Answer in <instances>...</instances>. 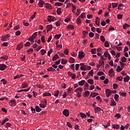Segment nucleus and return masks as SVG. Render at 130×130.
<instances>
[{"instance_id": "f03ea898", "label": "nucleus", "mask_w": 130, "mask_h": 130, "mask_svg": "<svg viewBox=\"0 0 130 130\" xmlns=\"http://www.w3.org/2000/svg\"><path fill=\"white\" fill-rule=\"evenodd\" d=\"M11 38V35L7 34L5 35L4 36L2 37L1 40L2 41H8V40H10Z\"/></svg>"}, {"instance_id": "4468645a", "label": "nucleus", "mask_w": 130, "mask_h": 130, "mask_svg": "<svg viewBox=\"0 0 130 130\" xmlns=\"http://www.w3.org/2000/svg\"><path fill=\"white\" fill-rule=\"evenodd\" d=\"M52 24L48 25L46 26L47 28V32H48L49 31H50V30H52Z\"/></svg>"}, {"instance_id": "9b49d317", "label": "nucleus", "mask_w": 130, "mask_h": 130, "mask_svg": "<svg viewBox=\"0 0 130 130\" xmlns=\"http://www.w3.org/2000/svg\"><path fill=\"white\" fill-rule=\"evenodd\" d=\"M44 6L46 8V9H49V10H51L52 9L51 5H50V4L49 3H45L44 4Z\"/></svg>"}, {"instance_id": "e2e57ef3", "label": "nucleus", "mask_w": 130, "mask_h": 130, "mask_svg": "<svg viewBox=\"0 0 130 130\" xmlns=\"http://www.w3.org/2000/svg\"><path fill=\"white\" fill-rule=\"evenodd\" d=\"M61 87L62 89H66V87H67V84H66V83H62L61 85Z\"/></svg>"}, {"instance_id": "f8f14e48", "label": "nucleus", "mask_w": 130, "mask_h": 130, "mask_svg": "<svg viewBox=\"0 0 130 130\" xmlns=\"http://www.w3.org/2000/svg\"><path fill=\"white\" fill-rule=\"evenodd\" d=\"M111 94V90H109V89H106V95L107 97H109Z\"/></svg>"}, {"instance_id": "e433bc0d", "label": "nucleus", "mask_w": 130, "mask_h": 130, "mask_svg": "<svg viewBox=\"0 0 130 130\" xmlns=\"http://www.w3.org/2000/svg\"><path fill=\"white\" fill-rule=\"evenodd\" d=\"M77 9V7L75 6V5L72 6V12L73 13H76V10Z\"/></svg>"}, {"instance_id": "a19ab883", "label": "nucleus", "mask_w": 130, "mask_h": 130, "mask_svg": "<svg viewBox=\"0 0 130 130\" xmlns=\"http://www.w3.org/2000/svg\"><path fill=\"white\" fill-rule=\"evenodd\" d=\"M41 41L43 43H45V36H42L41 37Z\"/></svg>"}, {"instance_id": "7c9ffc66", "label": "nucleus", "mask_w": 130, "mask_h": 130, "mask_svg": "<svg viewBox=\"0 0 130 130\" xmlns=\"http://www.w3.org/2000/svg\"><path fill=\"white\" fill-rule=\"evenodd\" d=\"M130 27V25L129 24H127L125 23L123 26V28L124 29V30H126L127 28H128Z\"/></svg>"}, {"instance_id": "a18cd8bd", "label": "nucleus", "mask_w": 130, "mask_h": 130, "mask_svg": "<svg viewBox=\"0 0 130 130\" xmlns=\"http://www.w3.org/2000/svg\"><path fill=\"white\" fill-rule=\"evenodd\" d=\"M1 59H4L5 60H7L8 59V57L7 55L3 56L1 57Z\"/></svg>"}, {"instance_id": "5701e85b", "label": "nucleus", "mask_w": 130, "mask_h": 130, "mask_svg": "<svg viewBox=\"0 0 130 130\" xmlns=\"http://www.w3.org/2000/svg\"><path fill=\"white\" fill-rule=\"evenodd\" d=\"M47 70L48 72H54V71H55V69H53L52 67H50V68H48Z\"/></svg>"}, {"instance_id": "338daca9", "label": "nucleus", "mask_w": 130, "mask_h": 130, "mask_svg": "<svg viewBox=\"0 0 130 130\" xmlns=\"http://www.w3.org/2000/svg\"><path fill=\"white\" fill-rule=\"evenodd\" d=\"M123 78H122V77H119V76H118L117 78V80H118V81H122V80H123Z\"/></svg>"}, {"instance_id": "7ed1b4c3", "label": "nucleus", "mask_w": 130, "mask_h": 130, "mask_svg": "<svg viewBox=\"0 0 130 130\" xmlns=\"http://www.w3.org/2000/svg\"><path fill=\"white\" fill-rule=\"evenodd\" d=\"M75 92H76L77 96L78 98H80V97H81L82 96V88L78 87L75 90Z\"/></svg>"}, {"instance_id": "13d9d810", "label": "nucleus", "mask_w": 130, "mask_h": 130, "mask_svg": "<svg viewBox=\"0 0 130 130\" xmlns=\"http://www.w3.org/2000/svg\"><path fill=\"white\" fill-rule=\"evenodd\" d=\"M52 49H50V50L48 52V55L50 56V54H51L53 52Z\"/></svg>"}, {"instance_id": "ea45409f", "label": "nucleus", "mask_w": 130, "mask_h": 130, "mask_svg": "<svg viewBox=\"0 0 130 130\" xmlns=\"http://www.w3.org/2000/svg\"><path fill=\"white\" fill-rule=\"evenodd\" d=\"M97 93H95V92H93L91 93L90 95V97H92V98H94V97H96V96H97Z\"/></svg>"}, {"instance_id": "de8ad7c7", "label": "nucleus", "mask_w": 130, "mask_h": 130, "mask_svg": "<svg viewBox=\"0 0 130 130\" xmlns=\"http://www.w3.org/2000/svg\"><path fill=\"white\" fill-rule=\"evenodd\" d=\"M85 96H86V97H88V96H89V95H90V91L87 90L84 93Z\"/></svg>"}, {"instance_id": "bf43d9fd", "label": "nucleus", "mask_w": 130, "mask_h": 130, "mask_svg": "<svg viewBox=\"0 0 130 130\" xmlns=\"http://www.w3.org/2000/svg\"><path fill=\"white\" fill-rule=\"evenodd\" d=\"M61 36V34L56 35L54 38H57V39H59Z\"/></svg>"}, {"instance_id": "ddd939ff", "label": "nucleus", "mask_w": 130, "mask_h": 130, "mask_svg": "<svg viewBox=\"0 0 130 130\" xmlns=\"http://www.w3.org/2000/svg\"><path fill=\"white\" fill-rule=\"evenodd\" d=\"M10 103H11V106L12 107H14V106H16V100H11L10 101Z\"/></svg>"}, {"instance_id": "6e6552de", "label": "nucleus", "mask_w": 130, "mask_h": 130, "mask_svg": "<svg viewBox=\"0 0 130 130\" xmlns=\"http://www.w3.org/2000/svg\"><path fill=\"white\" fill-rule=\"evenodd\" d=\"M8 68V66L5 64H0V71H5Z\"/></svg>"}, {"instance_id": "a878e982", "label": "nucleus", "mask_w": 130, "mask_h": 130, "mask_svg": "<svg viewBox=\"0 0 130 130\" xmlns=\"http://www.w3.org/2000/svg\"><path fill=\"white\" fill-rule=\"evenodd\" d=\"M129 81V76H126L124 78V81L126 83Z\"/></svg>"}, {"instance_id": "a211bd4d", "label": "nucleus", "mask_w": 130, "mask_h": 130, "mask_svg": "<svg viewBox=\"0 0 130 130\" xmlns=\"http://www.w3.org/2000/svg\"><path fill=\"white\" fill-rule=\"evenodd\" d=\"M104 61L102 60V61L101 60L99 61V64L100 67H102L101 69H104Z\"/></svg>"}, {"instance_id": "5fc2aeb1", "label": "nucleus", "mask_w": 130, "mask_h": 130, "mask_svg": "<svg viewBox=\"0 0 130 130\" xmlns=\"http://www.w3.org/2000/svg\"><path fill=\"white\" fill-rule=\"evenodd\" d=\"M122 7H123V4H120L118 7V10H120V9H122Z\"/></svg>"}, {"instance_id": "864d4df0", "label": "nucleus", "mask_w": 130, "mask_h": 130, "mask_svg": "<svg viewBox=\"0 0 130 130\" xmlns=\"http://www.w3.org/2000/svg\"><path fill=\"white\" fill-rule=\"evenodd\" d=\"M31 45V43L29 42H26V43L24 44V46L25 47H29Z\"/></svg>"}, {"instance_id": "b1692460", "label": "nucleus", "mask_w": 130, "mask_h": 130, "mask_svg": "<svg viewBox=\"0 0 130 130\" xmlns=\"http://www.w3.org/2000/svg\"><path fill=\"white\" fill-rule=\"evenodd\" d=\"M25 88H28V85L26 83H23L21 85L22 89H25Z\"/></svg>"}, {"instance_id": "423d86ee", "label": "nucleus", "mask_w": 130, "mask_h": 130, "mask_svg": "<svg viewBox=\"0 0 130 130\" xmlns=\"http://www.w3.org/2000/svg\"><path fill=\"white\" fill-rule=\"evenodd\" d=\"M82 14H80L79 17L77 19L76 23L77 25H81L82 24Z\"/></svg>"}, {"instance_id": "f3484780", "label": "nucleus", "mask_w": 130, "mask_h": 130, "mask_svg": "<svg viewBox=\"0 0 130 130\" xmlns=\"http://www.w3.org/2000/svg\"><path fill=\"white\" fill-rule=\"evenodd\" d=\"M95 24L97 26H99V25H100V18L98 17H96Z\"/></svg>"}, {"instance_id": "39448f33", "label": "nucleus", "mask_w": 130, "mask_h": 130, "mask_svg": "<svg viewBox=\"0 0 130 130\" xmlns=\"http://www.w3.org/2000/svg\"><path fill=\"white\" fill-rule=\"evenodd\" d=\"M82 71H87V70H88L90 71L91 70V67H89L87 66H84V63H82Z\"/></svg>"}, {"instance_id": "2f4dec72", "label": "nucleus", "mask_w": 130, "mask_h": 130, "mask_svg": "<svg viewBox=\"0 0 130 130\" xmlns=\"http://www.w3.org/2000/svg\"><path fill=\"white\" fill-rule=\"evenodd\" d=\"M113 128H115V129H118L119 128V125L118 124H113Z\"/></svg>"}, {"instance_id": "49530a36", "label": "nucleus", "mask_w": 130, "mask_h": 130, "mask_svg": "<svg viewBox=\"0 0 130 130\" xmlns=\"http://www.w3.org/2000/svg\"><path fill=\"white\" fill-rule=\"evenodd\" d=\"M100 39L102 42H105V38L103 36H101Z\"/></svg>"}, {"instance_id": "c756f323", "label": "nucleus", "mask_w": 130, "mask_h": 130, "mask_svg": "<svg viewBox=\"0 0 130 130\" xmlns=\"http://www.w3.org/2000/svg\"><path fill=\"white\" fill-rule=\"evenodd\" d=\"M36 111H37V112H40V111H41V108H40L39 106H36Z\"/></svg>"}, {"instance_id": "69168bd1", "label": "nucleus", "mask_w": 130, "mask_h": 130, "mask_svg": "<svg viewBox=\"0 0 130 130\" xmlns=\"http://www.w3.org/2000/svg\"><path fill=\"white\" fill-rule=\"evenodd\" d=\"M115 117H117V118H120L121 117V116H120V114L119 113H117L115 115Z\"/></svg>"}, {"instance_id": "052dcab7", "label": "nucleus", "mask_w": 130, "mask_h": 130, "mask_svg": "<svg viewBox=\"0 0 130 130\" xmlns=\"http://www.w3.org/2000/svg\"><path fill=\"white\" fill-rule=\"evenodd\" d=\"M117 18L119 19L120 20L122 19V15L121 14H118L117 15Z\"/></svg>"}, {"instance_id": "8fccbe9b", "label": "nucleus", "mask_w": 130, "mask_h": 130, "mask_svg": "<svg viewBox=\"0 0 130 130\" xmlns=\"http://www.w3.org/2000/svg\"><path fill=\"white\" fill-rule=\"evenodd\" d=\"M67 62H68V60L63 58L62 59L61 63H62L63 64H66V63H67Z\"/></svg>"}, {"instance_id": "37998d69", "label": "nucleus", "mask_w": 130, "mask_h": 130, "mask_svg": "<svg viewBox=\"0 0 130 130\" xmlns=\"http://www.w3.org/2000/svg\"><path fill=\"white\" fill-rule=\"evenodd\" d=\"M113 89L114 90H116V89H117V88H118V85H117V84H113Z\"/></svg>"}, {"instance_id": "c9c22d12", "label": "nucleus", "mask_w": 130, "mask_h": 130, "mask_svg": "<svg viewBox=\"0 0 130 130\" xmlns=\"http://www.w3.org/2000/svg\"><path fill=\"white\" fill-rule=\"evenodd\" d=\"M87 82L90 85H93V84H94V81L93 80H92V79H88L87 80Z\"/></svg>"}, {"instance_id": "473e14b6", "label": "nucleus", "mask_w": 130, "mask_h": 130, "mask_svg": "<svg viewBox=\"0 0 130 130\" xmlns=\"http://www.w3.org/2000/svg\"><path fill=\"white\" fill-rule=\"evenodd\" d=\"M69 61V62H71V63H74V62H75V59L73 57H70Z\"/></svg>"}, {"instance_id": "6e6d98bb", "label": "nucleus", "mask_w": 130, "mask_h": 130, "mask_svg": "<svg viewBox=\"0 0 130 130\" xmlns=\"http://www.w3.org/2000/svg\"><path fill=\"white\" fill-rule=\"evenodd\" d=\"M97 75L98 76H103V75H104V73L102 71H100L97 73Z\"/></svg>"}, {"instance_id": "09e8293b", "label": "nucleus", "mask_w": 130, "mask_h": 130, "mask_svg": "<svg viewBox=\"0 0 130 130\" xmlns=\"http://www.w3.org/2000/svg\"><path fill=\"white\" fill-rule=\"evenodd\" d=\"M121 60L122 61V62H125V61H126V58H125V57L123 56L121 59Z\"/></svg>"}, {"instance_id": "f257e3e1", "label": "nucleus", "mask_w": 130, "mask_h": 130, "mask_svg": "<svg viewBox=\"0 0 130 130\" xmlns=\"http://www.w3.org/2000/svg\"><path fill=\"white\" fill-rule=\"evenodd\" d=\"M36 37H37V32H35V33H34V34L31 36H30L27 39V40H28V41H31V44H32L33 43H34V39H35Z\"/></svg>"}, {"instance_id": "c85d7f7f", "label": "nucleus", "mask_w": 130, "mask_h": 130, "mask_svg": "<svg viewBox=\"0 0 130 130\" xmlns=\"http://www.w3.org/2000/svg\"><path fill=\"white\" fill-rule=\"evenodd\" d=\"M47 96H51V93L49 92H45L43 93V97H46Z\"/></svg>"}, {"instance_id": "cd10ccee", "label": "nucleus", "mask_w": 130, "mask_h": 130, "mask_svg": "<svg viewBox=\"0 0 130 130\" xmlns=\"http://www.w3.org/2000/svg\"><path fill=\"white\" fill-rule=\"evenodd\" d=\"M88 35V31L84 30L83 31V38H85Z\"/></svg>"}, {"instance_id": "20e7f679", "label": "nucleus", "mask_w": 130, "mask_h": 130, "mask_svg": "<svg viewBox=\"0 0 130 130\" xmlns=\"http://www.w3.org/2000/svg\"><path fill=\"white\" fill-rule=\"evenodd\" d=\"M41 104H40V107L41 108H45L47 104V101H46V100H45L44 101H41Z\"/></svg>"}, {"instance_id": "680f3d73", "label": "nucleus", "mask_w": 130, "mask_h": 130, "mask_svg": "<svg viewBox=\"0 0 130 130\" xmlns=\"http://www.w3.org/2000/svg\"><path fill=\"white\" fill-rule=\"evenodd\" d=\"M74 28H75V27L72 25H70L67 27V28L69 29H74Z\"/></svg>"}, {"instance_id": "412c9836", "label": "nucleus", "mask_w": 130, "mask_h": 130, "mask_svg": "<svg viewBox=\"0 0 130 130\" xmlns=\"http://www.w3.org/2000/svg\"><path fill=\"white\" fill-rule=\"evenodd\" d=\"M119 95H120L121 96H122L123 97H125V96H126V93L123 92L122 90L119 92Z\"/></svg>"}, {"instance_id": "aec40b11", "label": "nucleus", "mask_w": 130, "mask_h": 130, "mask_svg": "<svg viewBox=\"0 0 130 130\" xmlns=\"http://www.w3.org/2000/svg\"><path fill=\"white\" fill-rule=\"evenodd\" d=\"M59 56H58V55L57 54H56L52 58L53 61H55L57 58H58Z\"/></svg>"}, {"instance_id": "0e129e2a", "label": "nucleus", "mask_w": 130, "mask_h": 130, "mask_svg": "<svg viewBox=\"0 0 130 130\" xmlns=\"http://www.w3.org/2000/svg\"><path fill=\"white\" fill-rule=\"evenodd\" d=\"M27 52H28L29 54H31V53L33 52V49H29V50H27Z\"/></svg>"}, {"instance_id": "774afa93", "label": "nucleus", "mask_w": 130, "mask_h": 130, "mask_svg": "<svg viewBox=\"0 0 130 130\" xmlns=\"http://www.w3.org/2000/svg\"><path fill=\"white\" fill-rule=\"evenodd\" d=\"M89 37H94V33L90 32L88 34Z\"/></svg>"}, {"instance_id": "dca6fc26", "label": "nucleus", "mask_w": 130, "mask_h": 130, "mask_svg": "<svg viewBox=\"0 0 130 130\" xmlns=\"http://www.w3.org/2000/svg\"><path fill=\"white\" fill-rule=\"evenodd\" d=\"M111 99H112L111 100V106H115L116 105V103L115 102V101H114V100H113V98H111Z\"/></svg>"}, {"instance_id": "2eb2a0df", "label": "nucleus", "mask_w": 130, "mask_h": 130, "mask_svg": "<svg viewBox=\"0 0 130 130\" xmlns=\"http://www.w3.org/2000/svg\"><path fill=\"white\" fill-rule=\"evenodd\" d=\"M44 1L43 0H40L39 2V6L41 8H43V5H44Z\"/></svg>"}, {"instance_id": "9d476101", "label": "nucleus", "mask_w": 130, "mask_h": 130, "mask_svg": "<svg viewBox=\"0 0 130 130\" xmlns=\"http://www.w3.org/2000/svg\"><path fill=\"white\" fill-rule=\"evenodd\" d=\"M23 48V43L21 42L19 43L16 47L17 50H21Z\"/></svg>"}, {"instance_id": "f704fd0d", "label": "nucleus", "mask_w": 130, "mask_h": 130, "mask_svg": "<svg viewBox=\"0 0 130 130\" xmlns=\"http://www.w3.org/2000/svg\"><path fill=\"white\" fill-rule=\"evenodd\" d=\"M57 15H59L60 14H61V8H59L57 9Z\"/></svg>"}, {"instance_id": "c03bdc74", "label": "nucleus", "mask_w": 130, "mask_h": 130, "mask_svg": "<svg viewBox=\"0 0 130 130\" xmlns=\"http://www.w3.org/2000/svg\"><path fill=\"white\" fill-rule=\"evenodd\" d=\"M93 74H94V71L93 70H91L89 73H88V76H91V77H93Z\"/></svg>"}, {"instance_id": "1a4fd4ad", "label": "nucleus", "mask_w": 130, "mask_h": 130, "mask_svg": "<svg viewBox=\"0 0 130 130\" xmlns=\"http://www.w3.org/2000/svg\"><path fill=\"white\" fill-rule=\"evenodd\" d=\"M63 114L65 116L68 117L69 116V115H70V112L69 111V110L65 109L63 111Z\"/></svg>"}, {"instance_id": "72a5a7b5", "label": "nucleus", "mask_w": 130, "mask_h": 130, "mask_svg": "<svg viewBox=\"0 0 130 130\" xmlns=\"http://www.w3.org/2000/svg\"><path fill=\"white\" fill-rule=\"evenodd\" d=\"M62 5H63V4L59 2L55 3V6H56L57 7H61V6H62Z\"/></svg>"}, {"instance_id": "bb28decb", "label": "nucleus", "mask_w": 130, "mask_h": 130, "mask_svg": "<svg viewBox=\"0 0 130 130\" xmlns=\"http://www.w3.org/2000/svg\"><path fill=\"white\" fill-rule=\"evenodd\" d=\"M7 121H9V118H6L2 122L1 125H4Z\"/></svg>"}, {"instance_id": "393cba45", "label": "nucleus", "mask_w": 130, "mask_h": 130, "mask_svg": "<svg viewBox=\"0 0 130 130\" xmlns=\"http://www.w3.org/2000/svg\"><path fill=\"white\" fill-rule=\"evenodd\" d=\"M58 95H59V91L57 90L55 91L54 96H55V97H58Z\"/></svg>"}, {"instance_id": "4d7b16f0", "label": "nucleus", "mask_w": 130, "mask_h": 130, "mask_svg": "<svg viewBox=\"0 0 130 130\" xmlns=\"http://www.w3.org/2000/svg\"><path fill=\"white\" fill-rule=\"evenodd\" d=\"M78 57L80 59H82V51H79L78 54Z\"/></svg>"}, {"instance_id": "4c0bfd02", "label": "nucleus", "mask_w": 130, "mask_h": 130, "mask_svg": "<svg viewBox=\"0 0 130 130\" xmlns=\"http://www.w3.org/2000/svg\"><path fill=\"white\" fill-rule=\"evenodd\" d=\"M116 71L118 72H121V71H122V68H120V66H118L117 68L116 69Z\"/></svg>"}, {"instance_id": "0eeeda50", "label": "nucleus", "mask_w": 130, "mask_h": 130, "mask_svg": "<svg viewBox=\"0 0 130 130\" xmlns=\"http://www.w3.org/2000/svg\"><path fill=\"white\" fill-rule=\"evenodd\" d=\"M48 18H47V20L50 22H51V21L52 22H53V21H55V20H56L55 19V17H52V16H50V15L48 16Z\"/></svg>"}, {"instance_id": "603ef678", "label": "nucleus", "mask_w": 130, "mask_h": 130, "mask_svg": "<svg viewBox=\"0 0 130 130\" xmlns=\"http://www.w3.org/2000/svg\"><path fill=\"white\" fill-rule=\"evenodd\" d=\"M105 47H109V43L108 42V41H106L105 42Z\"/></svg>"}, {"instance_id": "79ce46f5", "label": "nucleus", "mask_w": 130, "mask_h": 130, "mask_svg": "<svg viewBox=\"0 0 130 130\" xmlns=\"http://www.w3.org/2000/svg\"><path fill=\"white\" fill-rule=\"evenodd\" d=\"M92 54H96V48H93L91 50Z\"/></svg>"}, {"instance_id": "58836bf2", "label": "nucleus", "mask_w": 130, "mask_h": 130, "mask_svg": "<svg viewBox=\"0 0 130 130\" xmlns=\"http://www.w3.org/2000/svg\"><path fill=\"white\" fill-rule=\"evenodd\" d=\"M112 8L113 9H114V8H116V7H117V6H118V4L112 3Z\"/></svg>"}, {"instance_id": "4be33fe9", "label": "nucleus", "mask_w": 130, "mask_h": 130, "mask_svg": "<svg viewBox=\"0 0 130 130\" xmlns=\"http://www.w3.org/2000/svg\"><path fill=\"white\" fill-rule=\"evenodd\" d=\"M94 111L95 113H97V111H101V108L100 107H95L94 108Z\"/></svg>"}, {"instance_id": "3c124183", "label": "nucleus", "mask_w": 130, "mask_h": 130, "mask_svg": "<svg viewBox=\"0 0 130 130\" xmlns=\"http://www.w3.org/2000/svg\"><path fill=\"white\" fill-rule=\"evenodd\" d=\"M118 97H119V95L117 94H115L114 95V99L115 100V101H117L118 99Z\"/></svg>"}, {"instance_id": "6ab92c4d", "label": "nucleus", "mask_w": 130, "mask_h": 130, "mask_svg": "<svg viewBox=\"0 0 130 130\" xmlns=\"http://www.w3.org/2000/svg\"><path fill=\"white\" fill-rule=\"evenodd\" d=\"M113 69H111L109 71V74L110 77H113Z\"/></svg>"}]
</instances>
